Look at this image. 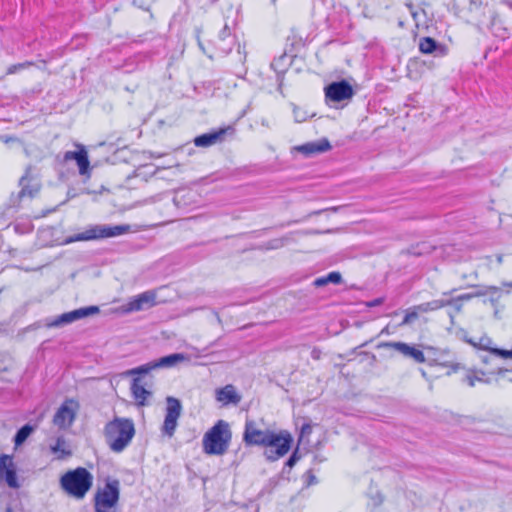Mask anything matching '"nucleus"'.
I'll list each match as a JSON object with an SVG mask.
<instances>
[{"label":"nucleus","mask_w":512,"mask_h":512,"mask_svg":"<svg viewBox=\"0 0 512 512\" xmlns=\"http://www.w3.org/2000/svg\"><path fill=\"white\" fill-rule=\"evenodd\" d=\"M243 441L248 446L266 447L264 454L267 460L275 461L290 450L292 437L287 432L276 434L269 429H261L256 421L247 419Z\"/></svg>","instance_id":"1"},{"label":"nucleus","mask_w":512,"mask_h":512,"mask_svg":"<svg viewBox=\"0 0 512 512\" xmlns=\"http://www.w3.org/2000/svg\"><path fill=\"white\" fill-rule=\"evenodd\" d=\"M104 434L109 448L120 453L135 435L134 423L131 419L116 417L105 425Z\"/></svg>","instance_id":"2"},{"label":"nucleus","mask_w":512,"mask_h":512,"mask_svg":"<svg viewBox=\"0 0 512 512\" xmlns=\"http://www.w3.org/2000/svg\"><path fill=\"white\" fill-rule=\"evenodd\" d=\"M93 484L92 474L83 467L66 472L60 478L61 488L75 499H83Z\"/></svg>","instance_id":"3"},{"label":"nucleus","mask_w":512,"mask_h":512,"mask_svg":"<svg viewBox=\"0 0 512 512\" xmlns=\"http://www.w3.org/2000/svg\"><path fill=\"white\" fill-rule=\"evenodd\" d=\"M231 439L229 425L219 420L203 437V450L210 455H222L227 449Z\"/></svg>","instance_id":"4"},{"label":"nucleus","mask_w":512,"mask_h":512,"mask_svg":"<svg viewBox=\"0 0 512 512\" xmlns=\"http://www.w3.org/2000/svg\"><path fill=\"white\" fill-rule=\"evenodd\" d=\"M130 232V225L122 224V225H92L89 226L85 231L75 234L73 236H69L62 244L67 245L73 242L78 241H91L105 238L117 237L123 234Z\"/></svg>","instance_id":"5"},{"label":"nucleus","mask_w":512,"mask_h":512,"mask_svg":"<svg viewBox=\"0 0 512 512\" xmlns=\"http://www.w3.org/2000/svg\"><path fill=\"white\" fill-rule=\"evenodd\" d=\"M19 186L21 189L17 195L11 196V206H18L22 200L32 199L40 192L41 180L38 170L33 166H28L19 179Z\"/></svg>","instance_id":"6"},{"label":"nucleus","mask_w":512,"mask_h":512,"mask_svg":"<svg viewBox=\"0 0 512 512\" xmlns=\"http://www.w3.org/2000/svg\"><path fill=\"white\" fill-rule=\"evenodd\" d=\"M120 483L117 479L108 480L95 495V511L109 512L118 503Z\"/></svg>","instance_id":"7"},{"label":"nucleus","mask_w":512,"mask_h":512,"mask_svg":"<svg viewBox=\"0 0 512 512\" xmlns=\"http://www.w3.org/2000/svg\"><path fill=\"white\" fill-rule=\"evenodd\" d=\"M467 21L475 24L477 27H487L492 30L495 26L496 13L488 5H484L483 1L473 2V6H467Z\"/></svg>","instance_id":"8"},{"label":"nucleus","mask_w":512,"mask_h":512,"mask_svg":"<svg viewBox=\"0 0 512 512\" xmlns=\"http://www.w3.org/2000/svg\"><path fill=\"white\" fill-rule=\"evenodd\" d=\"M188 360V357L183 353H173L160 359L151 361L139 367L133 368L127 371L128 375H136V374H147L150 371L157 368H171L176 366L178 363Z\"/></svg>","instance_id":"9"},{"label":"nucleus","mask_w":512,"mask_h":512,"mask_svg":"<svg viewBox=\"0 0 512 512\" xmlns=\"http://www.w3.org/2000/svg\"><path fill=\"white\" fill-rule=\"evenodd\" d=\"M98 306H87L69 311L57 316L53 321L47 323L48 327H60L66 324H70L77 320L96 315L99 313Z\"/></svg>","instance_id":"10"},{"label":"nucleus","mask_w":512,"mask_h":512,"mask_svg":"<svg viewBox=\"0 0 512 512\" xmlns=\"http://www.w3.org/2000/svg\"><path fill=\"white\" fill-rule=\"evenodd\" d=\"M234 132L235 129L232 126H227L199 135L193 142L197 147L207 148L224 142L228 136H233Z\"/></svg>","instance_id":"11"},{"label":"nucleus","mask_w":512,"mask_h":512,"mask_svg":"<svg viewBox=\"0 0 512 512\" xmlns=\"http://www.w3.org/2000/svg\"><path fill=\"white\" fill-rule=\"evenodd\" d=\"M166 415L163 423V432L168 436H172L177 427V420L181 415V402L172 396L166 398Z\"/></svg>","instance_id":"12"},{"label":"nucleus","mask_w":512,"mask_h":512,"mask_svg":"<svg viewBox=\"0 0 512 512\" xmlns=\"http://www.w3.org/2000/svg\"><path fill=\"white\" fill-rule=\"evenodd\" d=\"M354 95L352 86L345 80L332 82L325 87V97L331 102H341L351 99Z\"/></svg>","instance_id":"13"},{"label":"nucleus","mask_w":512,"mask_h":512,"mask_svg":"<svg viewBox=\"0 0 512 512\" xmlns=\"http://www.w3.org/2000/svg\"><path fill=\"white\" fill-rule=\"evenodd\" d=\"M76 416V403L66 400L53 417V423L59 428H68L72 425Z\"/></svg>","instance_id":"14"},{"label":"nucleus","mask_w":512,"mask_h":512,"mask_svg":"<svg viewBox=\"0 0 512 512\" xmlns=\"http://www.w3.org/2000/svg\"><path fill=\"white\" fill-rule=\"evenodd\" d=\"M380 346L392 349L406 358L413 359L416 363H423L426 360L424 353L420 349L404 342H385Z\"/></svg>","instance_id":"15"},{"label":"nucleus","mask_w":512,"mask_h":512,"mask_svg":"<svg viewBox=\"0 0 512 512\" xmlns=\"http://www.w3.org/2000/svg\"><path fill=\"white\" fill-rule=\"evenodd\" d=\"M156 304V294L153 291L143 292L131 299L125 306L126 312L141 311Z\"/></svg>","instance_id":"16"},{"label":"nucleus","mask_w":512,"mask_h":512,"mask_svg":"<svg viewBox=\"0 0 512 512\" xmlns=\"http://www.w3.org/2000/svg\"><path fill=\"white\" fill-rule=\"evenodd\" d=\"M198 194L192 189H178L175 191L173 203L178 209L190 210L198 202Z\"/></svg>","instance_id":"17"},{"label":"nucleus","mask_w":512,"mask_h":512,"mask_svg":"<svg viewBox=\"0 0 512 512\" xmlns=\"http://www.w3.org/2000/svg\"><path fill=\"white\" fill-rule=\"evenodd\" d=\"M419 50L424 54H433L436 57H443L448 52L445 45L438 43L431 37H423L419 40Z\"/></svg>","instance_id":"18"},{"label":"nucleus","mask_w":512,"mask_h":512,"mask_svg":"<svg viewBox=\"0 0 512 512\" xmlns=\"http://www.w3.org/2000/svg\"><path fill=\"white\" fill-rule=\"evenodd\" d=\"M241 399V395L236 391L235 387L231 384H228L216 390V400L222 403L224 406L230 404L238 405Z\"/></svg>","instance_id":"19"},{"label":"nucleus","mask_w":512,"mask_h":512,"mask_svg":"<svg viewBox=\"0 0 512 512\" xmlns=\"http://www.w3.org/2000/svg\"><path fill=\"white\" fill-rule=\"evenodd\" d=\"M294 149L305 156H311L330 150L331 145L327 139H321L317 142H308L303 145L296 146Z\"/></svg>","instance_id":"20"},{"label":"nucleus","mask_w":512,"mask_h":512,"mask_svg":"<svg viewBox=\"0 0 512 512\" xmlns=\"http://www.w3.org/2000/svg\"><path fill=\"white\" fill-rule=\"evenodd\" d=\"M64 160L65 161H69V160L76 161L78 168H79V173L81 175L88 174L89 160H88L87 151L83 147H80V149L78 151H67L64 155Z\"/></svg>","instance_id":"21"},{"label":"nucleus","mask_w":512,"mask_h":512,"mask_svg":"<svg viewBox=\"0 0 512 512\" xmlns=\"http://www.w3.org/2000/svg\"><path fill=\"white\" fill-rule=\"evenodd\" d=\"M50 451L55 455V459L63 460L71 456L72 452L63 436L56 438L54 443L50 444Z\"/></svg>","instance_id":"22"},{"label":"nucleus","mask_w":512,"mask_h":512,"mask_svg":"<svg viewBox=\"0 0 512 512\" xmlns=\"http://www.w3.org/2000/svg\"><path fill=\"white\" fill-rule=\"evenodd\" d=\"M131 391L134 399L137 402V405L139 406H144L147 398L151 396V392L144 387L139 378L133 379L131 384Z\"/></svg>","instance_id":"23"},{"label":"nucleus","mask_w":512,"mask_h":512,"mask_svg":"<svg viewBox=\"0 0 512 512\" xmlns=\"http://www.w3.org/2000/svg\"><path fill=\"white\" fill-rule=\"evenodd\" d=\"M298 232H291L281 238H275L271 239L266 243L261 244L258 249L262 251H268V250H277L285 245L289 244L290 242L294 241L293 236L297 234Z\"/></svg>","instance_id":"24"},{"label":"nucleus","mask_w":512,"mask_h":512,"mask_svg":"<svg viewBox=\"0 0 512 512\" xmlns=\"http://www.w3.org/2000/svg\"><path fill=\"white\" fill-rule=\"evenodd\" d=\"M447 302H444V296L440 299H435L429 302L421 303L416 306V309H418L421 313H427L431 311H436L440 308L445 307Z\"/></svg>","instance_id":"25"},{"label":"nucleus","mask_w":512,"mask_h":512,"mask_svg":"<svg viewBox=\"0 0 512 512\" xmlns=\"http://www.w3.org/2000/svg\"><path fill=\"white\" fill-rule=\"evenodd\" d=\"M451 292L443 293L444 302H447L446 306L450 307L448 312L451 322H453L454 316L462 310L463 304L459 302V299L451 298L449 295Z\"/></svg>","instance_id":"26"},{"label":"nucleus","mask_w":512,"mask_h":512,"mask_svg":"<svg viewBox=\"0 0 512 512\" xmlns=\"http://www.w3.org/2000/svg\"><path fill=\"white\" fill-rule=\"evenodd\" d=\"M33 430V426L29 424H26L23 427H21L14 437L15 445L19 446L23 444L26 441V439L30 436V434L33 432Z\"/></svg>","instance_id":"27"},{"label":"nucleus","mask_w":512,"mask_h":512,"mask_svg":"<svg viewBox=\"0 0 512 512\" xmlns=\"http://www.w3.org/2000/svg\"><path fill=\"white\" fill-rule=\"evenodd\" d=\"M2 482H5L10 488L16 489L19 487L14 465L4 472V479Z\"/></svg>","instance_id":"28"},{"label":"nucleus","mask_w":512,"mask_h":512,"mask_svg":"<svg viewBox=\"0 0 512 512\" xmlns=\"http://www.w3.org/2000/svg\"><path fill=\"white\" fill-rule=\"evenodd\" d=\"M14 465L12 458L8 455H0V482L4 479V472Z\"/></svg>","instance_id":"29"},{"label":"nucleus","mask_w":512,"mask_h":512,"mask_svg":"<svg viewBox=\"0 0 512 512\" xmlns=\"http://www.w3.org/2000/svg\"><path fill=\"white\" fill-rule=\"evenodd\" d=\"M235 42V37H228L226 42H216V47L223 54H228L232 51Z\"/></svg>","instance_id":"30"},{"label":"nucleus","mask_w":512,"mask_h":512,"mask_svg":"<svg viewBox=\"0 0 512 512\" xmlns=\"http://www.w3.org/2000/svg\"><path fill=\"white\" fill-rule=\"evenodd\" d=\"M419 313H421L418 309H416V306H414L413 308L409 309L406 314H405V317L401 323V325H408L410 323H412L414 320H416L419 316Z\"/></svg>","instance_id":"31"},{"label":"nucleus","mask_w":512,"mask_h":512,"mask_svg":"<svg viewBox=\"0 0 512 512\" xmlns=\"http://www.w3.org/2000/svg\"><path fill=\"white\" fill-rule=\"evenodd\" d=\"M483 376H484V372H482V371H474L473 373L468 374L466 376V381L468 382L469 386H474L475 385V381L487 382V380L483 379Z\"/></svg>","instance_id":"32"},{"label":"nucleus","mask_w":512,"mask_h":512,"mask_svg":"<svg viewBox=\"0 0 512 512\" xmlns=\"http://www.w3.org/2000/svg\"><path fill=\"white\" fill-rule=\"evenodd\" d=\"M33 65V62L25 61L23 63L13 64L8 67L7 74H15L19 71L27 69Z\"/></svg>","instance_id":"33"},{"label":"nucleus","mask_w":512,"mask_h":512,"mask_svg":"<svg viewBox=\"0 0 512 512\" xmlns=\"http://www.w3.org/2000/svg\"><path fill=\"white\" fill-rule=\"evenodd\" d=\"M470 343H472L474 346H479L481 349L486 350V351L490 352L492 355H494L493 349H495V348L491 346L492 340L490 338L482 337V338H480V341L478 344L473 343L472 341H470Z\"/></svg>","instance_id":"34"},{"label":"nucleus","mask_w":512,"mask_h":512,"mask_svg":"<svg viewBox=\"0 0 512 512\" xmlns=\"http://www.w3.org/2000/svg\"><path fill=\"white\" fill-rule=\"evenodd\" d=\"M499 292H500V288H498L496 286H488V287H484V288L479 289L476 292H474V296L480 297V296H484L487 294H494V293H499Z\"/></svg>","instance_id":"35"},{"label":"nucleus","mask_w":512,"mask_h":512,"mask_svg":"<svg viewBox=\"0 0 512 512\" xmlns=\"http://www.w3.org/2000/svg\"><path fill=\"white\" fill-rule=\"evenodd\" d=\"M493 353L495 356L504 358V359H512V349H493Z\"/></svg>","instance_id":"36"},{"label":"nucleus","mask_w":512,"mask_h":512,"mask_svg":"<svg viewBox=\"0 0 512 512\" xmlns=\"http://www.w3.org/2000/svg\"><path fill=\"white\" fill-rule=\"evenodd\" d=\"M228 37H233L231 35V31L227 25L224 26V28L221 30L218 36L217 42H226Z\"/></svg>","instance_id":"37"},{"label":"nucleus","mask_w":512,"mask_h":512,"mask_svg":"<svg viewBox=\"0 0 512 512\" xmlns=\"http://www.w3.org/2000/svg\"><path fill=\"white\" fill-rule=\"evenodd\" d=\"M327 276L328 283L339 284L341 282V274L339 272H330Z\"/></svg>","instance_id":"38"},{"label":"nucleus","mask_w":512,"mask_h":512,"mask_svg":"<svg viewBox=\"0 0 512 512\" xmlns=\"http://www.w3.org/2000/svg\"><path fill=\"white\" fill-rule=\"evenodd\" d=\"M293 112L295 121L298 123L304 122L308 117L307 114L300 109L295 108Z\"/></svg>","instance_id":"39"},{"label":"nucleus","mask_w":512,"mask_h":512,"mask_svg":"<svg viewBox=\"0 0 512 512\" xmlns=\"http://www.w3.org/2000/svg\"><path fill=\"white\" fill-rule=\"evenodd\" d=\"M299 458L300 457L298 456L297 451H294L293 454L287 460L286 465L289 467H293L297 463Z\"/></svg>","instance_id":"40"},{"label":"nucleus","mask_w":512,"mask_h":512,"mask_svg":"<svg viewBox=\"0 0 512 512\" xmlns=\"http://www.w3.org/2000/svg\"><path fill=\"white\" fill-rule=\"evenodd\" d=\"M328 284L327 276L319 277L315 279L314 285L316 287H323Z\"/></svg>","instance_id":"41"},{"label":"nucleus","mask_w":512,"mask_h":512,"mask_svg":"<svg viewBox=\"0 0 512 512\" xmlns=\"http://www.w3.org/2000/svg\"><path fill=\"white\" fill-rule=\"evenodd\" d=\"M474 297H475L474 293H466V294H462V295L455 297V299H459V302L463 303V301H468Z\"/></svg>","instance_id":"42"},{"label":"nucleus","mask_w":512,"mask_h":512,"mask_svg":"<svg viewBox=\"0 0 512 512\" xmlns=\"http://www.w3.org/2000/svg\"><path fill=\"white\" fill-rule=\"evenodd\" d=\"M382 303H383V299L382 298H377V299H374L373 301L369 302L368 306L374 307V306H378V305H380Z\"/></svg>","instance_id":"43"},{"label":"nucleus","mask_w":512,"mask_h":512,"mask_svg":"<svg viewBox=\"0 0 512 512\" xmlns=\"http://www.w3.org/2000/svg\"><path fill=\"white\" fill-rule=\"evenodd\" d=\"M162 196H163V194H158V195L152 196L148 202L149 203L157 202L158 200L161 199Z\"/></svg>","instance_id":"44"},{"label":"nucleus","mask_w":512,"mask_h":512,"mask_svg":"<svg viewBox=\"0 0 512 512\" xmlns=\"http://www.w3.org/2000/svg\"><path fill=\"white\" fill-rule=\"evenodd\" d=\"M480 358H481V361H482L483 363H485V364H488V363H489L490 358H489V356H488V355H481V356H480Z\"/></svg>","instance_id":"45"},{"label":"nucleus","mask_w":512,"mask_h":512,"mask_svg":"<svg viewBox=\"0 0 512 512\" xmlns=\"http://www.w3.org/2000/svg\"><path fill=\"white\" fill-rule=\"evenodd\" d=\"M309 478H310V480H309V484H314V483H316V478H315V476H314V475L309 474Z\"/></svg>","instance_id":"46"},{"label":"nucleus","mask_w":512,"mask_h":512,"mask_svg":"<svg viewBox=\"0 0 512 512\" xmlns=\"http://www.w3.org/2000/svg\"><path fill=\"white\" fill-rule=\"evenodd\" d=\"M198 46L205 53V48L199 38H198Z\"/></svg>","instance_id":"47"},{"label":"nucleus","mask_w":512,"mask_h":512,"mask_svg":"<svg viewBox=\"0 0 512 512\" xmlns=\"http://www.w3.org/2000/svg\"><path fill=\"white\" fill-rule=\"evenodd\" d=\"M503 286L512 288V282H503Z\"/></svg>","instance_id":"48"},{"label":"nucleus","mask_w":512,"mask_h":512,"mask_svg":"<svg viewBox=\"0 0 512 512\" xmlns=\"http://www.w3.org/2000/svg\"><path fill=\"white\" fill-rule=\"evenodd\" d=\"M215 315H216L217 321H218L219 323H221V318H220V316L218 315V313H215Z\"/></svg>","instance_id":"49"},{"label":"nucleus","mask_w":512,"mask_h":512,"mask_svg":"<svg viewBox=\"0 0 512 512\" xmlns=\"http://www.w3.org/2000/svg\"><path fill=\"white\" fill-rule=\"evenodd\" d=\"M502 260H503V259H502V256H501V255H500V256H498V258H497L498 263H502Z\"/></svg>","instance_id":"50"},{"label":"nucleus","mask_w":512,"mask_h":512,"mask_svg":"<svg viewBox=\"0 0 512 512\" xmlns=\"http://www.w3.org/2000/svg\"><path fill=\"white\" fill-rule=\"evenodd\" d=\"M312 354H313L314 358H318V353H316L315 351H312Z\"/></svg>","instance_id":"51"},{"label":"nucleus","mask_w":512,"mask_h":512,"mask_svg":"<svg viewBox=\"0 0 512 512\" xmlns=\"http://www.w3.org/2000/svg\"><path fill=\"white\" fill-rule=\"evenodd\" d=\"M312 354H313L314 358H318V353H316L315 351H312Z\"/></svg>","instance_id":"52"},{"label":"nucleus","mask_w":512,"mask_h":512,"mask_svg":"<svg viewBox=\"0 0 512 512\" xmlns=\"http://www.w3.org/2000/svg\"><path fill=\"white\" fill-rule=\"evenodd\" d=\"M506 3L510 8H512V1H507Z\"/></svg>","instance_id":"53"},{"label":"nucleus","mask_w":512,"mask_h":512,"mask_svg":"<svg viewBox=\"0 0 512 512\" xmlns=\"http://www.w3.org/2000/svg\"><path fill=\"white\" fill-rule=\"evenodd\" d=\"M5 512H13L11 508H7Z\"/></svg>","instance_id":"54"},{"label":"nucleus","mask_w":512,"mask_h":512,"mask_svg":"<svg viewBox=\"0 0 512 512\" xmlns=\"http://www.w3.org/2000/svg\"><path fill=\"white\" fill-rule=\"evenodd\" d=\"M498 298H499V296H498L496 299L491 298V301H492V302L497 301V300H498Z\"/></svg>","instance_id":"55"},{"label":"nucleus","mask_w":512,"mask_h":512,"mask_svg":"<svg viewBox=\"0 0 512 512\" xmlns=\"http://www.w3.org/2000/svg\"><path fill=\"white\" fill-rule=\"evenodd\" d=\"M502 373H503V370L499 369L498 374H502Z\"/></svg>","instance_id":"56"}]
</instances>
